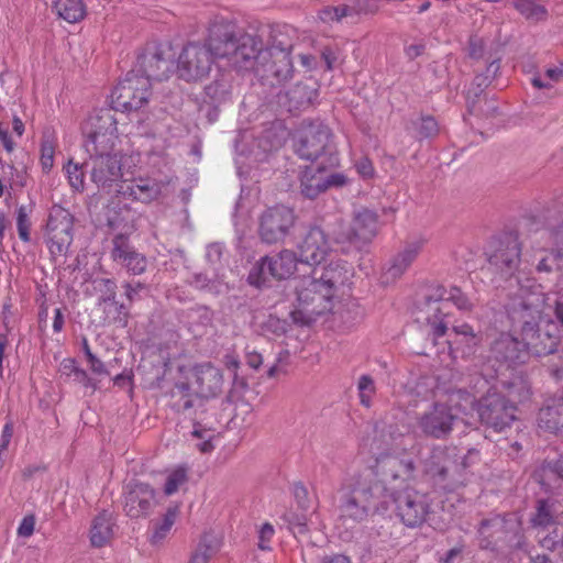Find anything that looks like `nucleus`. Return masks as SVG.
Returning a JSON list of instances; mask_svg holds the SVG:
<instances>
[{
  "label": "nucleus",
  "instance_id": "1",
  "mask_svg": "<svg viewBox=\"0 0 563 563\" xmlns=\"http://www.w3.org/2000/svg\"><path fill=\"white\" fill-rule=\"evenodd\" d=\"M297 251L299 262L312 268L295 280L297 305L290 317L295 323L308 325L332 310L336 290L350 279L352 268L344 261L333 260L334 249L317 227L308 231Z\"/></svg>",
  "mask_w": 563,
  "mask_h": 563
},
{
  "label": "nucleus",
  "instance_id": "2",
  "mask_svg": "<svg viewBox=\"0 0 563 563\" xmlns=\"http://www.w3.org/2000/svg\"><path fill=\"white\" fill-rule=\"evenodd\" d=\"M518 302H515L509 313L514 327L520 330L521 341L511 334H503L493 347L497 357L505 361L523 363L529 355L542 356L553 353L559 344V336L551 332L556 324L543 318L547 307V295L540 285L518 276Z\"/></svg>",
  "mask_w": 563,
  "mask_h": 563
},
{
  "label": "nucleus",
  "instance_id": "3",
  "mask_svg": "<svg viewBox=\"0 0 563 563\" xmlns=\"http://www.w3.org/2000/svg\"><path fill=\"white\" fill-rule=\"evenodd\" d=\"M382 485L375 487L376 492H384V500L395 506L397 517L401 522L415 528L421 526L430 511L429 498L412 488L415 479L411 460H400L395 456L386 457L383 462Z\"/></svg>",
  "mask_w": 563,
  "mask_h": 563
},
{
  "label": "nucleus",
  "instance_id": "4",
  "mask_svg": "<svg viewBox=\"0 0 563 563\" xmlns=\"http://www.w3.org/2000/svg\"><path fill=\"white\" fill-rule=\"evenodd\" d=\"M377 485H382V479L369 486L364 476H353L344 482L341 489L343 501L340 507L339 521L346 526V529L365 520L371 509L380 512L387 510L384 492L375 490Z\"/></svg>",
  "mask_w": 563,
  "mask_h": 563
},
{
  "label": "nucleus",
  "instance_id": "5",
  "mask_svg": "<svg viewBox=\"0 0 563 563\" xmlns=\"http://www.w3.org/2000/svg\"><path fill=\"white\" fill-rule=\"evenodd\" d=\"M498 385L506 387V382L498 379L497 384L489 388L487 395L477 406V413L485 426L500 432L505 428L509 427L516 419V407L512 402L515 400H520L521 397L516 394L515 384L512 383L507 386L508 399L506 400L504 396H500L499 393H497Z\"/></svg>",
  "mask_w": 563,
  "mask_h": 563
},
{
  "label": "nucleus",
  "instance_id": "6",
  "mask_svg": "<svg viewBox=\"0 0 563 563\" xmlns=\"http://www.w3.org/2000/svg\"><path fill=\"white\" fill-rule=\"evenodd\" d=\"M460 400L473 405V399L468 394L462 391L452 394L450 404L435 402L420 417L418 426L421 431L426 435L437 439L446 437L452 431L454 421L459 418V412L466 409V406L459 402Z\"/></svg>",
  "mask_w": 563,
  "mask_h": 563
},
{
  "label": "nucleus",
  "instance_id": "7",
  "mask_svg": "<svg viewBox=\"0 0 563 563\" xmlns=\"http://www.w3.org/2000/svg\"><path fill=\"white\" fill-rule=\"evenodd\" d=\"M331 131L321 121L303 122L295 132L294 148L297 155L307 161H316L322 155H329L331 165L338 163L331 150Z\"/></svg>",
  "mask_w": 563,
  "mask_h": 563
},
{
  "label": "nucleus",
  "instance_id": "8",
  "mask_svg": "<svg viewBox=\"0 0 563 563\" xmlns=\"http://www.w3.org/2000/svg\"><path fill=\"white\" fill-rule=\"evenodd\" d=\"M211 43L214 56L228 58L239 68H246L247 63L257 57L258 48L252 36L244 35L236 40L227 26L214 25L211 27Z\"/></svg>",
  "mask_w": 563,
  "mask_h": 563
},
{
  "label": "nucleus",
  "instance_id": "9",
  "mask_svg": "<svg viewBox=\"0 0 563 563\" xmlns=\"http://www.w3.org/2000/svg\"><path fill=\"white\" fill-rule=\"evenodd\" d=\"M82 132L87 140L84 147L87 153L113 151L118 140L117 119L111 109L95 110L84 122Z\"/></svg>",
  "mask_w": 563,
  "mask_h": 563
},
{
  "label": "nucleus",
  "instance_id": "10",
  "mask_svg": "<svg viewBox=\"0 0 563 563\" xmlns=\"http://www.w3.org/2000/svg\"><path fill=\"white\" fill-rule=\"evenodd\" d=\"M150 96L151 81L133 69L112 90L111 104L118 111H136L148 102Z\"/></svg>",
  "mask_w": 563,
  "mask_h": 563
},
{
  "label": "nucleus",
  "instance_id": "11",
  "mask_svg": "<svg viewBox=\"0 0 563 563\" xmlns=\"http://www.w3.org/2000/svg\"><path fill=\"white\" fill-rule=\"evenodd\" d=\"M211 43V31L207 44L199 43L187 44L178 56L177 73L186 81L201 80L207 77L211 70L214 56V48Z\"/></svg>",
  "mask_w": 563,
  "mask_h": 563
},
{
  "label": "nucleus",
  "instance_id": "12",
  "mask_svg": "<svg viewBox=\"0 0 563 563\" xmlns=\"http://www.w3.org/2000/svg\"><path fill=\"white\" fill-rule=\"evenodd\" d=\"M299 256L290 250H283L277 254L264 256L256 262L250 271L249 283L256 287L266 284L269 277L274 279H286L297 269Z\"/></svg>",
  "mask_w": 563,
  "mask_h": 563
},
{
  "label": "nucleus",
  "instance_id": "13",
  "mask_svg": "<svg viewBox=\"0 0 563 563\" xmlns=\"http://www.w3.org/2000/svg\"><path fill=\"white\" fill-rule=\"evenodd\" d=\"M91 163V180L108 192L118 194L121 185L125 184L122 172V155L113 151H97L88 153Z\"/></svg>",
  "mask_w": 563,
  "mask_h": 563
},
{
  "label": "nucleus",
  "instance_id": "14",
  "mask_svg": "<svg viewBox=\"0 0 563 563\" xmlns=\"http://www.w3.org/2000/svg\"><path fill=\"white\" fill-rule=\"evenodd\" d=\"M429 310L433 312L432 317H428L427 321L431 325L432 334L435 339L446 333L448 325L444 322L445 314L442 312L446 302H452L457 309L467 311L472 308L468 298L457 288L450 289L443 286H437L433 292L429 295Z\"/></svg>",
  "mask_w": 563,
  "mask_h": 563
},
{
  "label": "nucleus",
  "instance_id": "15",
  "mask_svg": "<svg viewBox=\"0 0 563 563\" xmlns=\"http://www.w3.org/2000/svg\"><path fill=\"white\" fill-rule=\"evenodd\" d=\"M73 242V218L70 213L54 206L46 223V243L52 256H63Z\"/></svg>",
  "mask_w": 563,
  "mask_h": 563
},
{
  "label": "nucleus",
  "instance_id": "16",
  "mask_svg": "<svg viewBox=\"0 0 563 563\" xmlns=\"http://www.w3.org/2000/svg\"><path fill=\"white\" fill-rule=\"evenodd\" d=\"M295 213L286 206L266 209L260 217L258 234L263 242L275 244L283 242L295 224Z\"/></svg>",
  "mask_w": 563,
  "mask_h": 563
},
{
  "label": "nucleus",
  "instance_id": "17",
  "mask_svg": "<svg viewBox=\"0 0 563 563\" xmlns=\"http://www.w3.org/2000/svg\"><path fill=\"white\" fill-rule=\"evenodd\" d=\"M377 230V214L368 209H362L355 212L349 229L342 231L335 240L338 244L349 243L347 246H342L343 252H349L351 249L360 250L374 239Z\"/></svg>",
  "mask_w": 563,
  "mask_h": 563
},
{
  "label": "nucleus",
  "instance_id": "18",
  "mask_svg": "<svg viewBox=\"0 0 563 563\" xmlns=\"http://www.w3.org/2000/svg\"><path fill=\"white\" fill-rule=\"evenodd\" d=\"M490 530L498 533L497 541H505L511 548L522 549L523 539L520 534L521 521L517 514H510L505 518L495 517L482 523L479 536L482 538L481 545L489 548L490 541L487 538L490 536Z\"/></svg>",
  "mask_w": 563,
  "mask_h": 563
},
{
  "label": "nucleus",
  "instance_id": "19",
  "mask_svg": "<svg viewBox=\"0 0 563 563\" xmlns=\"http://www.w3.org/2000/svg\"><path fill=\"white\" fill-rule=\"evenodd\" d=\"M168 186V180L163 177H136L118 189V195L135 201L148 203L158 199Z\"/></svg>",
  "mask_w": 563,
  "mask_h": 563
},
{
  "label": "nucleus",
  "instance_id": "20",
  "mask_svg": "<svg viewBox=\"0 0 563 563\" xmlns=\"http://www.w3.org/2000/svg\"><path fill=\"white\" fill-rule=\"evenodd\" d=\"M449 347L453 358H470L479 349L482 335L468 323H461L452 327Z\"/></svg>",
  "mask_w": 563,
  "mask_h": 563
},
{
  "label": "nucleus",
  "instance_id": "21",
  "mask_svg": "<svg viewBox=\"0 0 563 563\" xmlns=\"http://www.w3.org/2000/svg\"><path fill=\"white\" fill-rule=\"evenodd\" d=\"M113 261L121 263L133 275H141L146 271V257L133 250L129 240L123 234L113 238V249L111 251Z\"/></svg>",
  "mask_w": 563,
  "mask_h": 563
},
{
  "label": "nucleus",
  "instance_id": "22",
  "mask_svg": "<svg viewBox=\"0 0 563 563\" xmlns=\"http://www.w3.org/2000/svg\"><path fill=\"white\" fill-rule=\"evenodd\" d=\"M154 489L144 483H136L125 496L124 510L131 518L147 515L153 506Z\"/></svg>",
  "mask_w": 563,
  "mask_h": 563
},
{
  "label": "nucleus",
  "instance_id": "23",
  "mask_svg": "<svg viewBox=\"0 0 563 563\" xmlns=\"http://www.w3.org/2000/svg\"><path fill=\"white\" fill-rule=\"evenodd\" d=\"M538 427L549 433H558L563 429V394L547 400L539 411Z\"/></svg>",
  "mask_w": 563,
  "mask_h": 563
},
{
  "label": "nucleus",
  "instance_id": "24",
  "mask_svg": "<svg viewBox=\"0 0 563 563\" xmlns=\"http://www.w3.org/2000/svg\"><path fill=\"white\" fill-rule=\"evenodd\" d=\"M424 244L426 240L423 238H416L408 241L391 260L388 273L393 277L401 276L416 261Z\"/></svg>",
  "mask_w": 563,
  "mask_h": 563
},
{
  "label": "nucleus",
  "instance_id": "25",
  "mask_svg": "<svg viewBox=\"0 0 563 563\" xmlns=\"http://www.w3.org/2000/svg\"><path fill=\"white\" fill-rule=\"evenodd\" d=\"M198 393L202 397L216 396L222 387L223 377L219 368L211 364H201L195 368Z\"/></svg>",
  "mask_w": 563,
  "mask_h": 563
},
{
  "label": "nucleus",
  "instance_id": "26",
  "mask_svg": "<svg viewBox=\"0 0 563 563\" xmlns=\"http://www.w3.org/2000/svg\"><path fill=\"white\" fill-rule=\"evenodd\" d=\"M314 518L317 519L314 508L309 509L300 503L297 508L287 510L283 516V520L295 536L305 534L310 526L316 525Z\"/></svg>",
  "mask_w": 563,
  "mask_h": 563
},
{
  "label": "nucleus",
  "instance_id": "27",
  "mask_svg": "<svg viewBox=\"0 0 563 563\" xmlns=\"http://www.w3.org/2000/svg\"><path fill=\"white\" fill-rule=\"evenodd\" d=\"M323 179V168L318 166H307L300 173V187L305 197L313 199L325 191Z\"/></svg>",
  "mask_w": 563,
  "mask_h": 563
},
{
  "label": "nucleus",
  "instance_id": "28",
  "mask_svg": "<svg viewBox=\"0 0 563 563\" xmlns=\"http://www.w3.org/2000/svg\"><path fill=\"white\" fill-rule=\"evenodd\" d=\"M139 65L144 68V77L148 80H163L168 77L172 63L162 57L161 54L142 55L139 58Z\"/></svg>",
  "mask_w": 563,
  "mask_h": 563
},
{
  "label": "nucleus",
  "instance_id": "29",
  "mask_svg": "<svg viewBox=\"0 0 563 563\" xmlns=\"http://www.w3.org/2000/svg\"><path fill=\"white\" fill-rule=\"evenodd\" d=\"M113 536V518L110 512L99 514L92 521L90 541L93 547L100 548L107 544Z\"/></svg>",
  "mask_w": 563,
  "mask_h": 563
},
{
  "label": "nucleus",
  "instance_id": "30",
  "mask_svg": "<svg viewBox=\"0 0 563 563\" xmlns=\"http://www.w3.org/2000/svg\"><path fill=\"white\" fill-rule=\"evenodd\" d=\"M561 516L558 515L556 504L553 500H543L540 499L537 504L536 515L531 518V523L533 528L549 529L553 527L556 521L563 523L561 521Z\"/></svg>",
  "mask_w": 563,
  "mask_h": 563
},
{
  "label": "nucleus",
  "instance_id": "31",
  "mask_svg": "<svg viewBox=\"0 0 563 563\" xmlns=\"http://www.w3.org/2000/svg\"><path fill=\"white\" fill-rule=\"evenodd\" d=\"M221 544L222 541L218 536L205 533L188 563H208L220 551Z\"/></svg>",
  "mask_w": 563,
  "mask_h": 563
},
{
  "label": "nucleus",
  "instance_id": "32",
  "mask_svg": "<svg viewBox=\"0 0 563 563\" xmlns=\"http://www.w3.org/2000/svg\"><path fill=\"white\" fill-rule=\"evenodd\" d=\"M55 11L68 23H77L86 15V5L81 0H56Z\"/></svg>",
  "mask_w": 563,
  "mask_h": 563
},
{
  "label": "nucleus",
  "instance_id": "33",
  "mask_svg": "<svg viewBox=\"0 0 563 563\" xmlns=\"http://www.w3.org/2000/svg\"><path fill=\"white\" fill-rule=\"evenodd\" d=\"M536 271L551 273L554 268L561 269L562 253L559 250L538 247L534 250Z\"/></svg>",
  "mask_w": 563,
  "mask_h": 563
},
{
  "label": "nucleus",
  "instance_id": "34",
  "mask_svg": "<svg viewBox=\"0 0 563 563\" xmlns=\"http://www.w3.org/2000/svg\"><path fill=\"white\" fill-rule=\"evenodd\" d=\"M519 256L520 245L517 239H509L505 246L492 256V263L511 269L519 262Z\"/></svg>",
  "mask_w": 563,
  "mask_h": 563
},
{
  "label": "nucleus",
  "instance_id": "35",
  "mask_svg": "<svg viewBox=\"0 0 563 563\" xmlns=\"http://www.w3.org/2000/svg\"><path fill=\"white\" fill-rule=\"evenodd\" d=\"M179 515V506H170L167 508L163 518L155 523L152 533V542L157 543L164 540L170 532Z\"/></svg>",
  "mask_w": 563,
  "mask_h": 563
},
{
  "label": "nucleus",
  "instance_id": "36",
  "mask_svg": "<svg viewBox=\"0 0 563 563\" xmlns=\"http://www.w3.org/2000/svg\"><path fill=\"white\" fill-rule=\"evenodd\" d=\"M188 481V471L183 466L175 467L166 473L163 486L164 494L172 496L178 493Z\"/></svg>",
  "mask_w": 563,
  "mask_h": 563
},
{
  "label": "nucleus",
  "instance_id": "37",
  "mask_svg": "<svg viewBox=\"0 0 563 563\" xmlns=\"http://www.w3.org/2000/svg\"><path fill=\"white\" fill-rule=\"evenodd\" d=\"M57 147V139L54 133H44L41 142L40 163L44 173H49L54 166V156Z\"/></svg>",
  "mask_w": 563,
  "mask_h": 563
},
{
  "label": "nucleus",
  "instance_id": "38",
  "mask_svg": "<svg viewBox=\"0 0 563 563\" xmlns=\"http://www.w3.org/2000/svg\"><path fill=\"white\" fill-rule=\"evenodd\" d=\"M33 212V206L22 205L16 209V228L19 238L23 242L30 241V229H31V216Z\"/></svg>",
  "mask_w": 563,
  "mask_h": 563
},
{
  "label": "nucleus",
  "instance_id": "39",
  "mask_svg": "<svg viewBox=\"0 0 563 563\" xmlns=\"http://www.w3.org/2000/svg\"><path fill=\"white\" fill-rule=\"evenodd\" d=\"M222 279L223 275H221V277L219 275L218 277L213 275L211 278L205 274H196L191 283L196 288L207 289L214 294H221L228 288L227 284L223 283Z\"/></svg>",
  "mask_w": 563,
  "mask_h": 563
},
{
  "label": "nucleus",
  "instance_id": "40",
  "mask_svg": "<svg viewBox=\"0 0 563 563\" xmlns=\"http://www.w3.org/2000/svg\"><path fill=\"white\" fill-rule=\"evenodd\" d=\"M540 484L549 489L552 487V481L563 482V459L559 461L554 466L544 465L540 470V473L536 474Z\"/></svg>",
  "mask_w": 563,
  "mask_h": 563
},
{
  "label": "nucleus",
  "instance_id": "41",
  "mask_svg": "<svg viewBox=\"0 0 563 563\" xmlns=\"http://www.w3.org/2000/svg\"><path fill=\"white\" fill-rule=\"evenodd\" d=\"M545 78L541 75H534L531 78V84L538 89H550L553 87V82H558L563 78V63L559 67H549L545 71Z\"/></svg>",
  "mask_w": 563,
  "mask_h": 563
},
{
  "label": "nucleus",
  "instance_id": "42",
  "mask_svg": "<svg viewBox=\"0 0 563 563\" xmlns=\"http://www.w3.org/2000/svg\"><path fill=\"white\" fill-rule=\"evenodd\" d=\"M515 7L522 15L531 20H541L547 14L545 9L533 0H517Z\"/></svg>",
  "mask_w": 563,
  "mask_h": 563
},
{
  "label": "nucleus",
  "instance_id": "43",
  "mask_svg": "<svg viewBox=\"0 0 563 563\" xmlns=\"http://www.w3.org/2000/svg\"><path fill=\"white\" fill-rule=\"evenodd\" d=\"M360 401L363 406L369 407L372 397L375 394V384L371 376L362 375L357 383Z\"/></svg>",
  "mask_w": 563,
  "mask_h": 563
},
{
  "label": "nucleus",
  "instance_id": "44",
  "mask_svg": "<svg viewBox=\"0 0 563 563\" xmlns=\"http://www.w3.org/2000/svg\"><path fill=\"white\" fill-rule=\"evenodd\" d=\"M272 56H274L273 53H271ZM275 60L280 63V66L274 69V75L278 80H286L291 75V62L289 58V54L285 51H279L275 55Z\"/></svg>",
  "mask_w": 563,
  "mask_h": 563
},
{
  "label": "nucleus",
  "instance_id": "45",
  "mask_svg": "<svg viewBox=\"0 0 563 563\" xmlns=\"http://www.w3.org/2000/svg\"><path fill=\"white\" fill-rule=\"evenodd\" d=\"M65 172L67 174L69 185L75 190H82L85 180L81 167L78 164L74 163L73 161H69L65 166Z\"/></svg>",
  "mask_w": 563,
  "mask_h": 563
},
{
  "label": "nucleus",
  "instance_id": "46",
  "mask_svg": "<svg viewBox=\"0 0 563 563\" xmlns=\"http://www.w3.org/2000/svg\"><path fill=\"white\" fill-rule=\"evenodd\" d=\"M503 334H504V333H501V334L499 335V338H498V339H496V340L493 342L492 347H494L495 342H496V341H498V340L501 338V335H503ZM490 353H492V356H490L492 358H489V362H493V360H494V362H495V363H498V366H497V368H494V374L488 373V372H483V379H484V382H485V383H487V384L489 383V379L494 378V375H496V376L498 377V376H499V374H500L504 369H508V368H510V366H511V365H514V364H515V363H511V362H509V361H505V358H504L501 355H499V356L497 357V354H496V353H494L493 349H490Z\"/></svg>",
  "mask_w": 563,
  "mask_h": 563
},
{
  "label": "nucleus",
  "instance_id": "47",
  "mask_svg": "<svg viewBox=\"0 0 563 563\" xmlns=\"http://www.w3.org/2000/svg\"><path fill=\"white\" fill-rule=\"evenodd\" d=\"M223 245L221 243H211L207 246L206 258L210 265L213 266L214 276L218 277V265L221 263L223 255Z\"/></svg>",
  "mask_w": 563,
  "mask_h": 563
},
{
  "label": "nucleus",
  "instance_id": "48",
  "mask_svg": "<svg viewBox=\"0 0 563 563\" xmlns=\"http://www.w3.org/2000/svg\"><path fill=\"white\" fill-rule=\"evenodd\" d=\"M284 135H278L276 132L267 131V133L258 140V148L265 153L278 148L282 145Z\"/></svg>",
  "mask_w": 563,
  "mask_h": 563
},
{
  "label": "nucleus",
  "instance_id": "49",
  "mask_svg": "<svg viewBox=\"0 0 563 563\" xmlns=\"http://www.w3.org/2000/svg\"><path fill=\"white\" fill-rule=\"evenodd\" d=\"M346 15L345 7H335V8H324L319 12V18L321 21L328 23L332 21H340L343 16Z\"/></svg>",
  "mask_w": 563,
  "mask_h": 563
},
{
  "label": "nucleus",
  "instance_id": "50",
  "mask_svg": "<svg viewBox=\"0 0 563 563\" xmlns=\"http://www.w3.org/2000/svg\"><path fill=\"white\" fill-rule=\"evenodd\" d=\"M274 534V527L268 522L264 523L258 531V548L261 550H269V542Z\"/></svg>",
  "mask_w": 563,
  "mask_h": 563
},
{
  "label": "nucleus",
  "instance_id": "51",
  "mask_svg": "<svg viewBox=\"0 0 563 563\" xmlns=\"http://www.w3.org/2000/svg\"><path fill=\"white\" fill-rule=\"evenodd\" d=\"M192 435L202 439V442L197 444V448L202 453H208L213 450V444L211 442L212 440V432L211 431H201L198 429H195L192 431Z\"/></svg>",
  "mask_w": 563,
  "mask_h": 563
},
{
  "label": "nucleus",
  "instance_id": "52",
  "mask_svg": "<svg viewBox=\"0 0 563 563\" xmlns=\"http://www.w3.org/2000/svg\"><path fill=\"white\" fill-rule=\"evenodd\" d=\"M35 529V517L33 515L25 516L19 527L18 536L22 538H30Z\"/></svg>",
  "mask_w": 563,
  "mask_h": 563
},
{
  "label": "nucleus",
  "instance_id": "53",
  "mask_svg": "<svg viewBox=\"0 0 563 563\" xmlns=\"http://www.w3.org/2000/svg\"><path fill=\"white\" fill-rule=\"evenodd\" d=\"M355 168H356L357 174L363 179H371L375 175L374 166H373L372 162L368 158H366V157L361 158L355 164Z\"/></svg>",
  "mask_w": 563,
  "mask_h": 563
},
{
  "label": "nucleus",
  "instance_id": "54",
  "mask_svg": "<svg viewBox=\"0 0 563 563\" xmlns=\"http://www.w3.org/2000/svg\"><path fill=\"white\" fill-rule=\"evenodd\" d=\"M323 179L325 183V190L330 187H342L347 184V177L342 173H333L327 175L323 170Z\"/></svg>",
  "mask_w": 563,
  "mask_h": 563
},
{
  "label": "nucleus",
  "instance_id": "55",
  "mask_svg": "<svg viewBox=\"0 0 563 563\" xmlns=\"http://www.w3.org/2000/svg\"><path fill=\"white\" fill-rule=\"evenodd\" d=\"M12 437H13V423L11 421H9L3 426V429H2V432L0 435V454L8 449Z\"/></svg>",
  "mask_w": 563,
  "mask_h": 563
},
{
  "label": "nucleus",
  "instance_id": "56",
  "mask_svg": "<svg viewBox=\"0 0 563 563\" xmlns=\"http://www.w3.org/2000/svg\"><path fill=\"white\" fill-rule=\"evenodd\" d=\"M470 56L473 58H479L484 53V42L481 37L472 36L468 45Z\"/></svg>",
  "mask_w": 563,
  "mask_h": 563
},
{
  "label": "nucleus",
  "instance_id": "57",
  "mask_svg": "<svg viewBox=\"0 0 563 563\" xmlns=\"http://www.w3.org/2000/svg\"><path fill=\"white\" fill-rule=\"evenodd\" d=\"M88 362L90 365V369L98 375L108 374L104 364L97 358L91 352H88Z\"/></svg>",
  "mask_w": 563,
  "mask_h": 563
},
{
  "label": "nucleus",
  "instance_id": "58",
  "mask_svg": "<svg viewBox=\"0 0 563 563\" xmlns=\"http://www.w3.org/2000/svg\"><path fill=\"white\" fill-rule=\"evenodd\" d=\"M0 141L7 152H13L15 144L9 134L8 128L3 126L2 124H0Z\"/></svg>",
  "mask_w": 563,
  "mask_h": 563
},
{
  "label": "nucleus",
  "instance_id": "59",
  "mask_svg": "<svg viewBox=\"0 0 563 563\" xmlns=\"http://www.w3.org/2000/svg\"><path fill=\"white\" fill-rule=\"evenodd\" d=\"M437 132V122L432 118H426L421 122L420 133L428 137Z\"/></svg>",
  "mask_w": 563,
  "mask_h": 563
},
{
  "label": "nucleus",
  "instance_id": "60",
  "mask_svg": "<svg viewBox=\"0 0 563 563\" xmlns=\"http://www.w3.org/2000/svg\"><path fill=\"white\" fill-rule=\"evenodd\" d=\"M246 362L252 368L257 369L263 363V357L260 353L255 351L249 352L246 354Z\"/></svg>",
  "mask_w": 563,
  "mask_h": 563
},
{
  "label": "nucleus",
  "instance_id": "61",
  "mask_svg": "<svg viewBox=\"0 0 563 563\" xmlns=\"http://www.w3.org/2000/svg\"><path fill=\"white\" fill-rule=\"evenodd\" d=\"M319 563H351V561L345 555L335 554V555L322 558Z\"/></svg>",
  "mask_w": 563,
  "mask_h": 563
},
{
  "label": "nucleus",
  "instance_id": "62",
  "mask_svg": "<svg viewBox=\"0 0 563 563\" xmlns=\"http://www.w3.org/2000/svg\"><path fill=\"white\" fill-rule=\"evenodd\" d=\"M143 289V285L141 283H136L135 285L126 284L125 285V295L130 300H133L137 295L139 290Z\"/></svg>",
  "mask_w": 563,
  "mask_h": 563
},
{
  "label": "nucleus",
  "instance_id": "63",
  "mask_svg": "<svg viewBox=\"0 0 563 563\" xmlns=\"http://www.w3.org/2000/svg\"><path fill=\"white\" fill-rule=\"evenodd\" d=\"M554 314L556 320L563 325V297L558 296V300L555 302Z\"/></svg>",
  "mask_w": 563,
  "mask_h": 563
},
{
  "label": "nucleus",
  "instance_id": "64",
  "mask_svg": "<svg viewBox=\"0 0 563 563\" xmlns=\"http://www.w3.org/2000/svg\"><path fill=\"white\" fill-rule=\"evenodd\" d=\"M12 129H13L14 133L18 136H22L23 135V133H24V123L22 122V120L20 118H18V117L13 118Z\"/></svg>",
  "mask_w": 563,
  "mask_h": 563
}]
</instances>
